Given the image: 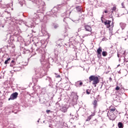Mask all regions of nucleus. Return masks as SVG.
<instances>
[{"label": "nucleus", "mask_w": 128, "mask_h": 128, "mask_svg": "<svg viewBox=\"0 0 128 128\" xmlns=\"http://www.w3.org/2000/svg\"><path fill=\"white\" fill-rule=\"evenodd\" d=\"M116 6H114L112 8V10H113V12L116 11Z\"/></svg>", "instance_id": "42"}, {"label": "nucleus", "mask_w": 128, "mask_h": 128, "mask_svg": "<svg viewBox=\"0 0 128 128\" xmlns=\"http://www.w3.org/2000/svg\"><path fill=\"white\" fill-rule=\"evenodd\" d=\"M122 8H124V2H122Z\"/></svg>", "instance_id": "43"}, {"label": "nucleus", "mask_w": 128, "mask_h": 128, "mask_svg": "<svg viewBox=\"0 0 128 128\" xmlns=\"http://www.w3.org/2000/svg\"><path fill=\"white\" fill-rule=\"evenodd\" d=\"M56 106H60V104H58V102H57L56 103Z\"/></svg>", "instance_id": "49"}, {"label": "nucleus", "mask_w": 128, "mask_h": 128, "mask_svg": "<svg viewBox=\"0 0 128 128\" xmlns=\"http://www.w3.org/2000/svg\"><path fill=\"white\" fill-rule=\"evenodd\" d=\"M66 4L63 3L62 4H59L58 7H54L50 11H48L46 12L47 16H52V18H56V12L60 10V6H64Z\"/></svg>", "instance_id": "2"}, {"label": "nucleus", "mask_w": 128, "mask_h": 128, "mask_svg": "<svg viewBox=\"0 0 128 128\" xmlns=\"http://www.w3.org/2000/svg\"><path fill=\"white\" fill-rule=\"evenodd\" d=\"M120 90H122V89H120Z\"/></svg>", "instance_id": "64"}, {"label": "nucleus", "mask_w": 128, "mask_h": 128, "mask_svg": "<svg viewBox=\"0 0 128 128\" xmlns=\"http://www.w3.org/2000/svg\"><path fill=\"white\" fill-rule=\"evenodd\" d=\"M46 114H50V110H46Z\"/></svg>", "instance_id": "47"}, {"label": "nucleus", "mask_w": 128, "mask_h": 128, "mask_svg": "<svg viewBox=\"0 0 128 128\" xmlns=\"http://www.w3.org/2000/svg\"><path fill=\"white\" fill-rule=\"evenodd\" d=\"M4 48H0V52H4Z\"/></svg>", "instance_id": "37"}, {"label": "nucleus", "mask_w": 128, "mask_h": 128, "mask_svg": "<svg viewBox=\"0 0 128 128\" xmlns=\"http://www.w3.org/2000/svg\"><path fill=\"white\" fill-rule=\"evenodd\" d=\"M118 126V128H124V124L122 122H119Z\"/></svg>", "instance_id": "21"}, {"label": "nucleus", "mask_w": 128, "mask_h": 128, "mask_svg": "<svg viewBox=\"0 0 128 128\" xmlns=\"http://www.w3.org/2000/svg\"><path fill=\"white\" fill-rule=\"evenodd\" d=\"M78 95L76 94H74L71 102V104L72 106H74V104H76V102H78Z\"/></svg>", "instance_id": "12"}, {"label": "nucleus", "mask_w": 128, "mask_h": 128, "mask_svg": "<svg viewBox=\"0 0 128 128\" xmlns=\"http://www.w3.org/2000/svg\"><path fill=\"white\" fill-rule=\"evenodd\" d=\"M108 58L110 60V57Z\"/></svg>", "instance_id": "60"}, {"label": "nucleus", "mask_w": 128, "mask_h": 128, "mask_svg": "<svg viewBox=\"0 0 128 128\" xmlns=\"http://www.w3.org/2000/svg\"><path fill=\"white\" fill-rule=\"evenodd\" d=\"M102 86H102H101V88Z\"/></svg>", "instance_id": "62"}, {"label": "nucleus", "mask_w": 128, "mask_h": 128, "mask_svg": "<svg viewBox=\"0 0 128 128\" xmlns=\"http://www.w3.org/2000/svg\"><path fill=\"white\" fill-rule=\"evenodd\" d=\"M42 98H39V100H40V104H44V102H42Z\"/></svg>", "instance_id": "45"}, {"label": "nucleus", "mask_w": 128, "mask_h": 128, "mask_svg": "<svg viewBox=\"0 0 128 128\" xmlns=\"http://www.w3.org/2000/svg\"><path fill=\"white\" fill-rule=\"evenodd\" d=\"M68 36V33L66 32L64 33V38H66V36Z\"/></svg>", "instance_id": "46"}, {"label": "nucleus", "mask_w": 128, "mask_h": 128, "mask_svg": "<svg viewBox=\"0 0 128 128\" xmlns=\"http://www.w3.org/2000/svg\"><path fill=\"white\" fill-rule=\"evenodd\" d=\"M116 90H120V88L118 86H116V88H115Z\"/></svg>", "instance_id": "36"}, {"label": "nucleus", "mask_w": 128, "mask_h": 128, "mask_svg": "<svg viewBox=\"0 0 128 128\" xmlns=\"http://www.w3.org/2000/svg\"><path fill=\"white\" fill-rule=\"evenodd\" d=\"M45 80L48 82L49 83L53 82L52 80V78H50V76H46L45 78Z\"/></svg>", "instance_id": "18"}, {"label": "nucleus", "mask_w": 128, "mask_h": 128, "mask_svg": "<svg viewBox=\"0 0 128 128\" xmlns=\"http://www.w3.org/2000/svg\"><path fill=\"white\" fill-rule=\"evenodd\" d=\"M72 22H76V24H78L79 22V20H80V19H78V20H72Z\"/></svg>", "instance_id": "34"}, {"label": "nucleus", "mask_w": 128, "mask_h": 128, "mask_svg": "<svg viewBox=\"0 0 128 128\" xmlns=\"http://www.w3.org/2000/svg\"><path fill=\"white\" fill-rule=\"evenodd\" d=\"M54 54H55L56 58V56H58L60 54V50H59V48H58V46H56V48L54 50Z\"/></svg>", "instance_id": "14"}, {"label": "nucleus", "mask_w": 128, "mask_h": 128, "mask_svg": "<svg viewBox=\"0 0 128 128\" xmlns=\"http://www.w3.org/2000/svg\"><path fill=\"white\" fill-rule=\"evenodd\" d=\"M32 32H34V30H32Z\"/></svg>", "instance_id": "53"}, {"label": "nucleus", "mask_w": 128, "mask_h": 128, "mask_svg": "<svg viewBox=\"0 0 128 128\" xmlns=\"http://www.w3.org/2000/svg\"><path fill=\"white\" fill-rule=\"evenodd\" d=\"M104 12H105V14H108V10H105Z\"/></svg>", "instance_id": "51"}, {"label": "nucleus", "mask_w": 128, "mask_h": 128, "mask_svg": "<svg viewBox=\"0 0 128 128\" xmlns=\"http://www.w3.org/2000/svg\"><path fill=\"white\" fill-rule=\"evenodd\" d=\"M2 102H0V108H2Z\"/></svg>", "instance_id": "50"}, {"label": "nucleus", "mask_w": 128, "mask_h": 128, "mask_svg": "<svg viewBox=\"0 0 128 128\" xmlns=\"http://www.w3.org/2000/svg\"><path fill=\"white\" fill-rule=\"evenodd\" d=\"M110 80H112V78H110Z\"/></svg>", "instance_id": "52"}, {"label": "nucleus", "mask_w": 128, "mask_h": 128, "mask_svg": "<svg viewBox=\"0 0 128 128\" xmlns=\"http://www.w3.org/2000/svg\"><path fill=\"white\" fill-rule=\"evenodd\" d=\"M120 98H122L120 97H118V99H116V100H117V102H121L122 101L120 100Z\"/></svg>", "instance_id": "35"}, {"label": "nucleus", "mask_w": 128, "mask_h": 128, "mask_svg": "<svg viewBox=\"0 0 128 128\" xmlns=\"http://www.w3.org/2000/svg\"><path fill=\"white\" fill-rule=\"evenodd\" d=\"M14 64H16V62H14V60H12L10 64V66H11V68H12V66H14Z\"/></svg>", "instance_id": "24"}, {"label": "nucleus", "mask_w": 128, "mask_h": 128, "mask_svg": "<svg viewBox=\"0 0 128 128\" xmlns=\"http://www.w3.org/2000/svg\"><path fill=\"white\" fill-rule=\"evenodd\" d=\"M45 10H46V5L42 4L39 6V10H37V12L38 14H40V12H41V14H42Z\"/></svg>", "instance_id": "13"}, {"label": "nucleus", "mask_w": 128, "mask_h": 128, "mask_svg": "<svg viewBox=\"0 0 128 128\" xmlns=\"http://www.w3.org/2000/svg\"><path fill=\"white\" fill-rule=\"evenodd\" d=\"M117 32H118V34H122V31L120 32V30H117Z\"/></svg>", "instance_id": "44"}, {"label": "nucleus", "mask_w": 128, "mask_h": 128, "mask_svg": "<svg viewBox=\"0 0 128 128\" xmlns=\"http://www.w3.org/2000/svg\"><path fill=\"white\" fill-rule=\"evenodd\" d=\"M24 2H25L24 0H22H22L19 1V4H20L21 6H22Z\"/></svg>", "instance_id": "33"}, {"label": "nucleus", "mask_w": 128, "mask_h": 128, "mask_svg": "<svg viewBox=\"0 0 128 128\" xmlns=\"http://www.w3.org/2000/svg\"><path fill=\"white\" fill-rule=\"evenodd\" d=\"M124 40H126V38H125V39H124Z\"/></svg>", "instance_id": "61"}, {"label": "nucleus", "mask_w": 128, "mask_h": 128, "mask_svg": "<svg viewBox=\"0 0 128 128\" xmlns=\"http://www.w3.org/2000/svg\"><path fill=\"white\" fill-rule=\"evenodd\" d=\"M10 58H8L5 62V64H10Z\"/></svg>", "instance_id": "31"}, {"label": "nucleus", "mask_w": 128, "mask_h": 128, "mask_svg": "<svg viewBox=\"0 0 128 128\" xmlns=\"http://www.w3.org/2000/svg\"><path fill=\"white\" fill-rule=\"evenodd\" d=\"M102 18H104V16L101 17V20L102 24H104V26H106L107 28H110V22H112V20H106L104 21Z\"/></svg>", "instance_id": "8"}, {"label": "nucleus", "mask_w": 128, "mask_h": 128, "mask_svg": "<svg viewBox=\"0 0 128 128\" xmlns=\"http://www.w3.org/2000/svg\"><path fill=\"white\" fill-rule=\"evenodd\" d=\"M70 12L68 10L66 12V13H64L62 14L61 16H62V18H64V20L63 21L64 22H66H66H68V20H70L69 18H70Z\"/></svg>", "instance_id": "6"}, {"label": "nucleus", "mask_w": 128, "mask_h": 128, "mask_svg": "<svg viewBox=\"0 0 128 128\" xmlns=\"http://www.w3.org/2000/svg\"><path fill=\"white\" fill-rule=\"evenodd\" d=\"M84 28H85L87 32H89L88 34H84V36H90L92 34V27H90V26H85Z\"/></svg>", "instance_id": "9"}, {"label": "nucleus", "mask_w": 128, "mask_h": 128, "mask_svg": "<svg viewBox=\"0 0 128 128\" xmlns=\"http://www.w3.org/2000/svg\"><path fill=\"white\" fill-rule=\"evenodd\" d=\"M39 54H42V56L44 58V60H48V62H54V58L52 57L48 56V54L45 52L44 50H38Z\"/></svg>", "instance_id": "3"}, {"label": "nucleus", "mask_w": 128, "mask_h": 128, "mask_svg": "<svg viewBox=\"0 0 128 128\" xmlns=\"http://www.w3.org/2000/svg\"><path fill=\"white\" fill-rule=\"evenodd\" d=\"M18 92H15L13 94H12L10 98H8V100H16L18 98Z\"/></svg>", "instance_id": "11"}, {"label": "nucleus", "mask_w": 128, "mask_h": 128, "mask_svg": "<svg viewBox=\"0 0 128 128\" xmlns=\"http://www.w3.org/2000/svg\"><path fill=\"white\" fill-rule=\"evenodd\" d=\"M46 94V88H43L42 90V92L40 93V94Z\"/></svg>", "instance_id": "28"}, {"label": "nucleus", "mask_w": 128, "mask_h": 128, "mask_svg": "<svg viewBox=\"0 0 128 128\" xmlns=\"http://www.w3.org/2000/svg\"><path fill=\"white\" fill-rule=\"evenodd\" d=\"M89 91H90V90H86V94H90V92H89Z\"/></svg>", "instance_id": "39"}, {"label": "nucleus", "mask_w": 128, "mask_h": 128, "mask_svg": "<svg viewBox=\"0 0 128 128\" xmlns=\"http://www.w3.org/2000/svg\"><path fill=\"white\" fill-rule=\"evenodd\" d=\"M23 24H25V26H28V22H26V21H23Z\"/></svg>", "instance_id": "40"}, {"label": "nucleus", "mask_w": 128, "mask_h": 128, "mask_svg": "<svg viewBox=\"0 0 128 128\" xmlns=\"http://www.w3.org/2000/svg\"><path fill=\"white\" fill-rule=\"evenodd\" d=\"M58 46H60V44H58Z\"/></svg>", "instance_id": "57"}, {"label": "nucleus", "mask_w": 128, "mask_h": 128, "mask_svg": "<svg viewBox=\"0 0 128 128\" xmlns=\"http://www.w3.org/2000/svg\"><path fill=\"white\" fill-rule=\"evenodd\" d=\"M76 10L78 12H82V6H78L76 7Z\"/></svg>", "instance_id": "23"}, {"label": "nucleus", "mask_w": 128, "mask_h": 128, "mask_svg": "<svg viewBox=\"0 0 128 128\" xmlns=\"http://www.w3.org/2000/svg\"><path fill=\"white\" fill-rule=\"evenodd\" d=\"M89 82H93L92 84H94V86H96V84L100 83V78L98 76L92 75L89 77Z\"/></svg>", "instance_id": "4"}, {"label": "nucleus", "mask_w": 128, "mask_h": 128, "mask_svg": "<svg viewBox=\"0 0 128 128\" xmlns=\"http://www.w3.org/2000/svg\"><path fill=\"white\" fill-rule=\"evenodd\" d=\"M102 47H100L97 50L98 56H102Z\"/></svg>", "instance_id": "15"}, {"label": "nucleus", "mask_w": 128, "mask_h": 128, "mask_svg": "<svg viewBox=\"0 0 128 128\" xmlns=\"http://www.w3.org/2000/svg\"><path fill=\"white\" fill-rule=\"evenodd\" d=\"M118 114V112L116 108L110 109L107 114V116L110 120H114L116 118Z\"/></svg>", "instance_id": "1"}, {"label": "nucleus", "mask_w": 128, "mask_h": 128, "mask_svg": "<svg viewBox=\"0 0 128 128\" xmlns=\"http://www.w3.org/2000/svg\"><path fill=\"white\" fill-rule=\"evenodd\" d=\"M80 28L78 29V32H80Z\"/></svg>", "instance_id": "55"}, {"label": "nucleus", "mask_w": 128, "mask_h": 128, "mask_svg": "<svg viewBox=\"0 0 128 128\" xmlns=\"http://www.w3.org/2000/svg\"><path fill=\"white\" fill-rule=\"evenodd\" d=\"M29 52H30V50H28H28L24 49L23 51V54H29Z\"/></svg>", "instance_id": "32"}, {"label": "nucleus", "mask_w": 128, "mask_h": 128, "mask_svg": "<svg viewBox=\"0 0 128 128\" xmlns=\"http://www.w3.org/2000/svg\"><path fill=\"white\" fill-rule=\"evenodd\" d=\"M60 110L62 112H68V108L66 106H63L60 109Z\"/></svg>", "instance_id": "19"}, {"label": "nucleus", "mask_w": 128, "mask_h": 128, "mask_svg": "<svg viewBox=\"0 0 128 128\" xmlns=\"http://www.w3.org/2000/svg\"><path fill=\"white\" fill-rule=\"evenodd\" d=\"M58 100H62V99H60V98H58Z\"/></svg>", "instance_id": "58"}, {"label": "nucleus", "mask_w": 128, "mask_h": 128, "mask_svg": "<svg viewBox=\"0 0 128 128\" xmlns=\"http://www.w3.org/2000/svg\"><path fill=\"white\" fill-rule=\"evenodd\" d=\"M75 86H76V88L82 86V82L80 81H78L76 82Z\"/></svg>", "instance_id": "17"}, {"label": "nucleus", "mask_w": 128, "mask_h": 128, "mask_svg": "<svg viewBox=\"0 0 128 128\" xmlns=\"http://www.w3.org/2000/svg\"><path fill=\"white\" fill-rule=\"evenodd\" d=\"M47 88H54V84H52V82L49 83V84L47 86Z\"/></svg>", "instance_id": "25"}, {"label": "nucleus", "mask_w": 128, "mask_h": 128, "mask_svg": "<svg viewBox=\"0 0 128 128\" xmlns=\"http://www.w3.org/2000/svg\"><path fill=\"white\" fill-rule=\"evenodd\" d=\"M54 30H56V28H58L60 26V25L58 24H53V25L52 26Z\"/></svg>", "instance_id": "22"}, {"label": "nucleus", "mask_w": 128, "mask_h": 128, "mask_svg": "<svg viewBox=\"0 0 128 128\" xmlns=\"http://www.w3.org/2000/svg\"><path fill=\"white\" fill-rule=\"evenodd\" d=\"M102 56H108V52H106V51H103L102 52Z\"/></svg>", "instance_id": "29"}, {"label": "nucleus", "mask_w": 128, "mask_h": 128, "mask_svg": "<svg viewBox=\"0 0 128 128\" xmlns=\"http://www.w3.org/2000/svg\"><path fill=\"white\" fill-rule=\"evenodd\" d=\"M34 2L36 4L40 6V2H42V0H34Z\"/></svg>", "instance_id": "20"}, {"label": "nucleus", "mask_w": 128, "mask_h": 128, "mask_svg": "<svg viewBox=\"0 0 128 128\" xmlns=\"http://www.w3.org/2000/svg\"><path fill=\"white\" fill-rule=\"evenodd\" d=\"M112 23L111 24V25H110L111 26H112V28H114V18H112Z\"/></svg>", "instance_id": "41"}, {"label": "nucleus", "mask_w": 128, "mask_h": 128, "mask_svg": "<svg viewBox=\"0 0 128 128\" xmlns=\"http://www.w3.org/2000/svg\"><path fill=\"white\" fill-rule=\"evenodd\" d=\"M94 116L92 114H91L90 116H88L87 119L86 120V122H90V120H92V117Z\"/></svg>", "instance_id": "30"}, {"label": "nucleus", "mask_w": 128, "mask_h": 128, "mask_svg": "<svg viewBox=\"0 0 128 128\" xmlns=\"http://www.w3.org/2000/svg\"><path fill=\"white\" fill-rule=\"evenodd\" d=\"M56 76V78H60V75H57Z\"/></svg>", "instance_id": "48"}, {"label": "nucleus", "mask_w": 128, "mask_h": 128, "mask_svg": "<svg viewBox=\"0 0 128 128\" xmlns=\"http://www.w3.org/2000/svg\"><path fill=\"white\" fill-rule=\"evenodd\" d=\"M70 116H72V114H70Z\"/></svg>", "instance_id": "63"}, {"label": "nucleus", "mask_w": 128, "mask_h": 128, "mask_svg": "<svg viewBox=\"0 0 128 128\" xmlns=\"http://www.w3.org/2000/svg\"><path fill=\"white\" fill-rule=\"evenodd\" d=\"M38 13L37 12L36 13H34V18H35L36 20V18H40V17L38 16Z\"/></svg>", "instance_id": "27"}, {"label": "nucleus", "mask_w": 128, "mask_h": 128, "mask_svg": "<svg viewBox=\"0 0 128 128\" xmlns=\"http://www.w3.org/2000/svg\"><path fill=\"white\" fill-rule=\"evenodd\" d=\"M2 28H4V26H2Z\"/></svg>", "instance_id": "59"}, {"label": "nucleus", "mask_w": 128, "mask_h": 128, "mask_svg": "<svg viewBox=\"0 0 128 128\" xmlns=\"http://www.w3.org/2000/svg\"><path fill=\"white\" fill-rule=\"evenodd\" d=\"M35 72L36 74H39L40 78H42L44 76L45 72L42 67H36L35 69Z\"/></svg>", "instance_id": "5"}, {"label": "nucleus", "mask_w": 128, "mask_h": 128, "mask_svg": "<svg viewBox=\"0 0 128 128\" xmlns=\"http://www.w3.org/2000/svg\"><path fill=\"white\" fill-rule=\"evenodd\" d=\"M118 58H124V62H128V54L124 52L122 54L118 53Z\"/></svg>", "instance_id": "7"}, {"label": "nucleus", "mask_w": 128, "mask_h": 128, "mask_svg": "<svg viewBox=\"0 0 128 128\" xmlns=\"http://www.w3.org/2000/svg\"><path fill=\"white\" fill-rule=\"evenodd\" d=\"M92 104L94 106V108H96V106H98V101H96V100H94Z\"/></svg>", "instance_id": "26"}, {"label": "nucleus", "mask_w": 128, "mask_h": 128, "mask_svg": "<svg viewBox=\"0 0 128 128\" xmlns=\"http://www.w3.org/2000/svg\"><path fill=\"white\" fill-rule=\"evenodd\" d=\"M120 60H122V59L120 58L119 59V62H120Z\"/></svg>", "instance_id": "56"}, {"label": "nucleus", "mask_w": 128, "mask_h": 128, "mask_svg": "<svg viewBox=\"0 0 128 128\" xmlns=\"http://www.w3.org/2000/svg\"><path fill=\"white\" fill-rule=\"evenodd\" d=\"M40 118L38 119V120L37 121L38 122H40Z\"/></svg>", "instance_id": "54"}, {"label": "nucleus", "mask_w": 128, "mask_h": 128, "mask_svg": "<svg viewBox=\"0 0 128 128\" xmlns=\"http://www.w3.org/2000/svg\"><path fill=\"white\" fill-rule=\"evenodd\" d=\"M120 26L122 28V30H124V28L126 26V24L125 23H124V22H120Z\"/></svg>", "instance_id": "16"}, {"label": "nucleus", "mask_w": 128, "mask_h": 128, "mask_svg": "<svg viewBox=\"0 0 128 128\" xmlns=\"http://www.w3.org/2000/svg\"><path fill=\"white\" fill-rule=\"evenodd\" d=\"M36 53H34V54H31L30 58L28 59V60H30V58H32V56H36Z\"/></svg>", "instance_id": "38"}, {"label": "nucleus", "mask_w": 128, "mask_h": 128, "mask_svg": "<svg viewBox=\"0 0 128 128\" xmlns=\"http://www.w3.org/2000/svg\"><path fill=\"white\" fill-rule=\"evenodd\" d=\"M41 64H42L44 68H46V66L48 64V62H46V59H44V57L42 56V54H41V59L40 60Z\"/></svg>", "instance_id": "10"}]
</instances>
